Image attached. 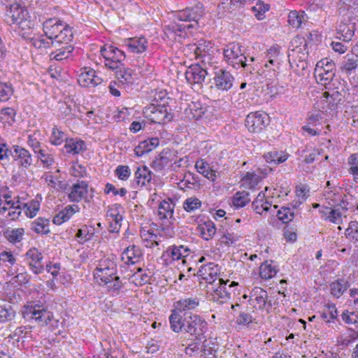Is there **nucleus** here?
Returning a JSON list of instances; mask_svg holds the SVG:
<instances>
[{
	"mask_svg": "<svg viewBox=\"0 0 358 358\" xmlns=\"http://www.w3.org/2000/svg\"><path fill=\"white\" fill-rule=\"evenodd\" d=\"M181 249H184V245H173L168 249L167 252L170 251V255L173 260H179L182 257H186V255H183Z\"/></svg>",
	"mask_w": 358,
	"mask_h": 358,
	"instance_id": "57",
	"label": "nucleus"
},
{
	"mask_svg": "<svg viewBox=\"0 0 358 358\" xmlns=\"http://www.w3.org/2000/svg\"><path fill=\"white\" fill-rule=\"evenodd\" d=\"M201 206V201L196 197L187 198L183 203V208L188 213L194 212Z\"/></svg>",
	"mask_w": 358,
	"mask_h": 358,
	"instance_id": "46",
	"label": "nucleus"
},
{
	"mask_svg": "<svg viewBox=\"0 0 358 358\" xmlns=\"http://www.w3.org/2000/svg\"><path fill=\"white\" fill-rule=\"evenodd\" d=\"M224 57L227 63L235 69H245L250 64H247V58L241 50L239 43H231L224 49Z\"/></svg>",
	"mask_w": 358,
	"mask_h": 358,
	"instance_id": "4",
	"label": "nucleus"
},
{
	"mask_svg": "<svg viewBox=\"0 0 358 358\" xmlns=\"http://www.w3.org/2000/svg\"><path fill=\"white\" fill-rule=\"evenodd\" d=\"M280 47L278 45L271 47L266 52V57L268 62L273 66V70L275 71V68L278 69L280 66V61L278 59L280 55Z\"/></svg>",
	"mask_w": 358,
	"mask_h": 358,
	"instance_id": "28",
	"label": "nucleus"
},
{
	"mask_svg": "<svg viewBox=\"0 0 358 358\" xmlns=\"http://www.w3.org/2000/svg\"><path fill=\"white\" fill-rule=\"evenodd\" d=\"M171 329L176 332H185L189 335L205 334L208 329L207 322L199 315L189 313L184 314L183 317L176 310H172L169 316Z\"/></svg>",
	"mask_w": 358,
	"mask_h": 358,
	"instance_id": "1",
	"label": "nucleus"
},
{
	"mask_svg": "<svg viewBox=\"0 0 358 358\" xmlns=\"http://www.w3.org/2000/svg\"><path fill=\"white\" fill-rule=\"evenodd\" d=\"M356 19L350 18L344 19L341 21L336 27V34L338 35L337 38L344 42H349L352 40L356 30Z\"/></svg>",
	"mask_w": 358,
	"mask_h": 358,
	"instance_id": "10",
	"label": "nucleus"
},
{
	"mask_svg": "<svg viewBox=\"0 0 358 358\" xmlns=\"http://www.w3.org/2000/svg\"><path fill=\"white\" fill-rule=\"evenodd\" d=\"M264 158L268 163H273L277 165L284 162L287 159V155L277 151H271L264 155Z\"/></svg>",
	"mask_w": 358,
	"mask_h": 358,
	"instance_id": "36",
	"label": "nucleus"
},
{
	"mask_svg": "<svg viewBox=\"0 0 358 358\" xmlns=\"http://www.w3.org/2000/svg\"><path fill=\"white\" fill-rule=\"evenodd\" d=\"M101 54L105 59V66L108 69L115 70L120 69L125 59V53L111 45H105L101 48Z\"/></svg>",
	"mask_w": 358,
	"mask_h": 358,
	"instance_id": "5",
	"label": "nucleus"
},
{
	"mask_svg": "<svg viewBox=\"0 0 358 358\" xmlns=\"http://www.w3.org/2000/svg\"><path fill=\"white\" fill-rule=\"evenodd\" d=\"M152 174L146 166L138 167L134 173L135 182L138 186H145L150 182Z\"/></svg>",
	"mask_w": 358,
	"mask_h": 358,
	"instance_id": "23",
	"label": "nucleus"
},
{
	"mask_svg": "<svg viewBox=\"0 0 358 358\" xmlns=\"http://www.w3.org/2000/svg\"><path fill=\"white\" fill-rule=\"evenodd\" d=\"M26 259L30 268L35 274L42 273L43 264L42 263L43 255L36 248H31L26 253Z\"/></svg>",
	"mask_w": 358,
	"mask_h": 358,
	"instance_id": "15",
	"label": "nucleus"
},
{
	"mask_svg": "<svg viewBox=\"0 0 358 358\" xmlns=\"http://www.w3.org/2000/svg\"><path fill=\"white\" fill-rule=\"evenodd\" d=\"M64 148L67 153L76 155L85 150V143L81 140L69 138L66 140Z\"/></svg>",
	"mask_w": 358,
	"mask_h": 358,
	"instance_id": "25",
	"label": "nucleus"
},
{
	"mask_svg": "<svg viewBox=\"0 0 358 358\" xmlns=\"http://www.w3.org/2000/svg\"><path fill=\"white\" fill-rule=\"evenodd\" d=\"M48 225V220L38 217L31 223V229L37 234H48L50 232Z\"/></svg>",
	"mask_w": 358,
	"mask_h": 358,
	"instance_id": "31",
	"label": "nucleus"
},
{
	"mask_svg": "<svg viewBox=\"0 0 358 358\" xmlns=\"http://www.w3.org/2000/svg\"><path fill=\"white\" fill-rule=\"evenodd\" d=\"M73 38V32L71 28L66 24V25L59 31L55 38L52 41V45L57 47V45L64 43L69 45L68 43Z\"/></svg>",
	"mask_w": 358,
	"mask_h": 358,
	"instance_id": "24",
	"label": "nucleus"
},
{
	"mask_svg": "<svg viewBox=\"0 0 358 358\" xmlns=\"http://www.w3.org/2000/svg\"><path fill=\"white\" fill-rule=\"evenodd\" d=\"M196 171L206 178L214 181L216 176L215 171L210 169L209 164L203 159L198 160L194 166Z\"/></svg>",
	"mask_w": 358,
	"mask_h": 358,
	"instance_id": "27",
	"label": "nucleus"
},
{
	"mask_svg": "<svg viewBox=\"0 0 358 358\" xmlns=\"http://www.w3.org/2000/svg\"><path fill=\"white\" fill-rule=\"evenodd\" d=\"M199 299L197 297L182 299L174 303L175 309L173 310H176V312L180 313L187 310H194L199 306Z\"/></svg>",
	"mask_w": 358,
	"mask_h": 358,
	"instance_id": "20",
	"label": "nucleus"
},
{
	"mask_svg": "<svg viewBox=\"0 0 358 358\" xmlns=\"http://www.w3.org/2000/svg\"><path fill=\"white\" fill-rule=\"evenodd\" d=\"M25 314L30 318L34 319L41 326L47 325L53 317L52 313L40 304L27 307Z\"/></svg>",
	"mask_w": 358,
	"mask_h": 358,
	"instance_id": "7",
	"label": "nucleus"
},
{
	"mask_svg": "<svg viewBox=\"0 0 358 358\" xmlns=\"http://www.w3.org/2000/svg\"><path fill=\"white\" fill-rule=\"evenodd\" d=\"M314 76L317 83L323 85L326 89L331 90L334 87L335 73H329L320 68V65H316L314 71Z\"/></svg>",
	"mask_w": 358,
	"mask_h": 358,
	"instance_id": "17",
	"label": "nucleus"
},
{
	"mask_svg": "<svg viewBox=\"0 0 358 358\" xmlns=\"http://www.w3.org/2000/svg\"><path fill=\"white\" fill-rule=\"evenodd\" d=\"M324 209L326 211L321 210V212L325 215L327 213L329 214L327 216L328 220L331 222L338 224L339 221L341 219V213L336 210L331 209L329 208H325Z\"/></svg>",
	"mask_w": 358,
	"mask_h": 358,
	"instance_id": "54",
	"label": "nucleus"
},
{
	"mask_svg": "<svg viewBox=\"0 0 358 358\" xmlns=\"http://www.w3.org/2000/svg\"><path fill=\"white\" fill-rule=\"evenodd\" d=\"M349 282L344 279H338L331 283V293L336 297H340L349 287Z\"/></svg>",
	"mask_w": 358,
	"mask_h": 358,
	"instance_id": "29",
	"label": "nucleus"
},
{
	"mask_svg": "<svg viewBox=\"0 0 358 358\" xmlns=\"http://www.w3.org/2000/svg\"><path fill=\"white\" fill-rule=\"evenodd\" d=\"M27 10L19 3L13 2L6 6L4 20L8 25H20L27 19Z\"/></svg>",
	"mask_w": 358,
	"mask_h": 358,
	"instance_id": "6",
	"label": "nucleus"
},
{
	"mask_svg": "<svg viewBox=\"0 0 358 358\" xmlns=\"http://www.w3.org/2000/svg\"><path fill=\"white\" fill-rule=\"evenodd\" d=\"M268 294H265L264 296L255 298L252 301H255L257 305H255V308H257L259 310H266L268 312L272 308V303L271 300L268 299Z\"/></svg>",
	"mask_w": 358,
	"mask_h": 358,
	"instance_id": "48",
	"label": "nucleus"
},
{
	"mask_svg": "<svg viewBox=\"0 0 358 358\" xmlns=\"http://www.w3.org/2000/svg\"><path fill=\"white\" fill-rule=\"evenodd\" d=\"M345 234L346 238L350 241L355 243L358 242V222H350L345 230Z\"/></svg>",
	"mask_w": 358,
	"mask_h": 358,
	"instance_id": "41",
	"label": "nucleus"
},
{
	"mask_svg": "<svg viewBox=\"0 0 358 358\" xmlns=\"http://www.w3.org/2000/svg\"><path fill=\"white\" fill-rule=\"evenodd\" d=\"M167 106L165 105H152L148 110L150 111V118L152 122L164 123L170 122L173 119V114L168 112Z\"/></svg>",
	"mask_w": 358,
	"mask_h": 358,
	"instance_id": "11",
	"label": "nucleus"
},
{
	"mask_svg": "<svg viewBox=\"0 0 358 358\" xmlns=\"http://www.w3.org/2000/svg\"><path fill=\"white\" fill-rule=\"evenodd\" d=\"M218 271V266L217 264L208 263L200 267L198 271V275L201 276L208 283L212 284L215 282L213 278L217 275Z\"/></svg>",
	"mask_w": 358,
	"mask_h": 358,
	"instance_id": "19",
	"label": "nucleus"
},
{
	"mask_svg": "<svg viewBox=\"0 0 358 358\" xmlns=\"http://www.w3.org/2000/svg\"><path fill=\"white\" fill-rule=\"evenodd\" d=\"M141 256V250L135 246L127 247L122 254V260L127 264H134L138 262Z\"/></svg>",
	"mask_w": 358,
	"mask_h": 358,
	"instance_id": "22",
	"label": "nucleus"
},
{
	"mask_svg": "<svg viewBox=\"0 0 358 358\" xmlns=\"http://www.w3.org/2000/svg\"><path fill=\"white\" fill-rule=\"evenodd\" d=\"M205 13L204 6L201 3H198L192 7H187L185 9L176 13V17L180 21L194 22L198 24V21Z\"/></svg>",
	"mask_w": 358,
	"mask_h": 358,
	"instance_id": "8",
	"label": "nucleus"
},
{
	"mask_svg": "<svg viewBox=\"0 0 358 358\" xmlns=\"http://www.w3.org/2000/svg\"><path fill=\"white\" fill-rule=\"evenodd\" d=\"M13 93V90L10 85L0 81V101H5L10 99Z\"/></svg>",
	"mask_w": 358,
	"mask_h": 358,
	"instance_id": "51",
	"label": "nucleus"
},
{
	"mask_svg": "<svg viewBox=\"0 0 358 358\" xmlns=\"http://www.w3.org/2000/svg\"><path fill=\"white\" fill-rule=\"evenodd\" d=\"M24 229L17 228L11 230H6L3 233V236L10 243H17L21 241L24 235Z\"/></svg>",
	"mask_w": 358,
	"mask_h": 358,
	"instance_id": "37",
	"label": "nucleus"
},
{
	"mask_svg": "<svg viewBox=\"0 0 358 358\" xmlns=\"http://www.w3.org/2000/svg\"><path fill=\"white\" fill-rule=\"evenodd\" d=\"M178 24L173 22L165 27L164 32L168 37L176 39V36H178Z\"/></svg>",
	"mask_w": 358,
	"mask_h": 358,
	"instance_id": "64",
	"label": "nucleus"
},
{
	"mask_svg": "<svg viewBox=\"0 0 358 358\" xmlns=\"http://www.w3.org/2000/svg\"><path fill=\"white\" fill-rule=\"evenodd\" d=\"M215 85L218 90L227 91L232 87L234 78L229 71L220 69L215 71Z\"/></svg>",
	"mask_w": 358,
	"mask_h": 358,
	"instance_id": "13",
	"label": "nucleus"
},
{
	"mask_svg": "<svg viewBox=\"0 0 358 358\" xmlns=\"http://www.w3.org/2000/svg\"><path fill=\"white\" fill-rule=\"evenodd\" d=\"M150 151L148 142L145 141H141L134 149L135 155L138 157H141Z\"/></svg>",
	"mask_w": 358,
	"mask_h": 358,
	"instance_id": "63",
	"label": "nucleus"
},
{
	"mask_svg": "<svg viewBox=\"0 0 358 358\" xmlns=\"http://www.w3.org/2000/svg\"><path fill=\"white\" fill-rule=\"evenodd\" d=\"M64 137V132L59 131L57 128L54 127L50 137V142L55 145H59L63 142Z\"/></svg>",
	"mask_w": 358,
	"mask_h": 358,
	"instance_id": "59",
	"label": "nucleus"
},
{
	"mask_svg": "<svg viewBox=\"0 0 358 358\" xmlns=\"http://www.w3.org/2000/svg\"><path fill=\"white\" fill-rule=\"evenodd\" d=\"M332 92L329 91L323 93L324 97L327 98V101L331 105V108H334L342 100V94L337 90H334L332 87Z\"/></svg>",
	"mask_w": 358,
	"mask_h": 358,
	"instance_id": "39",
	"label": "nucleus"
},
{
	"mask_svg": "<svg viewBox=\"0 0 358 358\" xmlns=\"http://www.w3.org/2000/svg\"><path fill=\"white\" fill-rule=\"evenodd\" d=\"M0 159L4 162L2 163L3 166H6L10 159H13L25 169H28L33 162L31 155L27 150L17 145L10 149L6 143L0 144Z\"/></svg>",
	"mask_w": 358,
	"mask_h": 358,
	"instance_id": "2",
	"label": "nucleus"
},
{
	"mask_svg": "<svg viewBox=\"0 0 358 358\" xmlns=\"http://www.w3.org/2000/svg\"><path fill=\"white\" fill-rule=\"evenodd\" d=\"M79 207L77 205L67 206L65 208L62 210L59 213L62 217L63 222H66L70 219V217L77 211H78Z\"/></svg>",
	"mask_w": 358,
	"mask_h": 358,
	"instance_id": "55",
	"label": "nucleus"
},
{
	"mask_svg": "<svg viewBox=\"0 0 358 358\" xmlns=\"http://www.w3.org/2000/svg\"><path fill=\"white\" fill-rule=\"evenodd\" d=\"M357 62V56L351 55V57H350L349 55H348L347 58L341 64V71L347 74H350L352 71L357 69L358 66Z\"/></svg>",
	"mask_w": 358,
	"mask_h": 358,
	"instance_id": "34",
	"label": "nucleus"
},
{
	"mask_svg": "<svg viewBox=\"0 0 358 358\" xmlns=\"http://www.w3.org/2000/svg\"><path fill=\"white\" fill-rule=\"evenodd\" d=\"M66 23L58 18H49L43 24L44 32L48 39L53 41Z\"/></svg>",
	"mask_w": 358,
	"mask_h": 358,
	"instance_id": "16",
	"label": "nucleus"
},
{
	"mask_svg": "<svg viewBox=\"0 0 358 358\" xmlns=\"http://www.w3.org/2000/svg\"><path fill=\"white\" fill-rule=\"evenodd\" d=\"M115 175L120 180H127L130 175L131 171L128 166L120 165L115 169Z\"/></svg>",
	"mask_w": 358,
	"mask_h": 358,
	"instance_id": "56",
	"label": "nucleus"
},
{
	"mask_svg": "<svg viewBox=\"0 0 358 358\" xmlns=\"http://www.w3.org/2000/svg\"><path fill=\"white\" fill-rule=\"evenodd\" d=\"M107 217H110L112 219V221L110 223V231L118 232L121 223L120 222L122 220V216L118 213H113V212L108 211Z\"/></svg>",
	"mask_w": 358,
	"mask_h": 358,
	"instance_id": "47",
	"label": "nucleus"
},
{
	"mask_svg": "<svg viewBox=\"0 0 358 358\" xmlns=\"http://www.w3.org/2000/svg\"><path fill=\"white\" fill-rule=\"evenodd\" d=\"M14 317V312L10 306H0V322L10 320Z\"/></svg>",
	"mask_w": 358,
	"mask_h": 358,
	"instance_id": "60",
	"label": "nucleus"
},
{
	"mask_svg": "<svg viewBox=\"0 0 358 358\" xmlns=\"http://www.w3.org/2000/svg\"><path fill=\"white\" fill-rule=\"evenodd\" d=\"M116 273V270H109L107 268H96V275L100 278L103 282H112V278Z\"/></svg>",
	"mask_w": 358,
	"mask_h": 358,
	"instance_id": "49",
	"label": "nucleus"
},
{
	"mask_svg": "<svg viewBox=\"0 0 358 358\" xmlns=\"http://www.w3.org/2000/svg\"><path fill=\"white\" fill-rule=\"evenodd\" d=\"M116 71V77L122 83H131L133 71L130 69H122L121 67Z\"/></svg>",
	"mask_w": 358,
	"mask_h": 358,
	"instance_id": "44",
	"label": "nucleus"
},
{
	"mask_svg": "<svg viewBox=\"0 0 358 358\" xmlns=\"http://www.w3.org/2000/svg\"><path fill=\"white\" fill-rule=\"evenodd\" d=\"M307 45L306 39L303 37L296 36L292 40L288 50L289 62L292 67L294 64L300 66L303 70L307 67Z\"/></svg>",
	"mask_w": 358,
	"mask_h": 358,
	"instance_id": "3",
	"label": "nucleus"
},
{
	"mask_svg": "<svg viewBox=\"0 0 358 358\" xmlns=\"http://www.w3.org/2000/svg\"><path fill=\"white\" fill-rule=\"evenodd\" d=\"M277 273V270L268 264L267 262L262 264L259 267V275L263 279H270L273 278Z\"/></svg>",
	"mask_w": 358,
	"mask_h": 358,
	"instance_id": "43",
	"label": "nucleus"
},
{
	"mask_svg": "<svg viewBox=\"0 0 358 358\" xmlns=\"http://www.w3.org/2000/svg\"><path fill=\"white\" fill-rule=\"evenodd\" d=\"M269 123V117L265 113H251L245 119V127L250 132H259Z\"/></svg>",
	"mask_w": 358,
	"mask_h": 358,
	"instance_id": "9",
	"label": "nucleus"
},
{
	"mask_svg": "<svg viewBox=\"0 0 358 358\" xmlns=\"http://www.w3.org/2000/svg\"><path fill=\"white\" fill-rule=\"evenodd\" d=\"M200 233L203 238L208 241L214 236L216 233V227L212 221L205 222L200 227Z\"/></svg>",
	"mask_w": 358,
	"mask_h": 358,
	"instance_id": "33",
	"label": "nucleus"
},
{
	"mask_svg": "<svg viewBox=\"0 0 358 358\" xmlns=\"http://www.w3.org/2000/svg\"><path fill=\"white\" fill-rule=\"evenodd\" d=\"M158 215L160 219L172 218L173 215V206L169 201L163 200L159 205Z\"/></svg>",
	"mask_w": 358,
	"mask_h": 358,
	"instance_id": "32",
	"label": "nucleus"
},
{
	"mask_svg": "<svg viewBox=\"0 0 358 358\" xmlns=\"http://www.w3.org/2000/svg\"><path fill=\"white\" fill-rule=\"evenodd\" d=\"M73 50V48L71 45H64L61 48L57 49L55 52L50 53V58L51 60L62 61L67 59Z\"/></svg>",
	"mask_w": 358,
	"mask_h": 358,
	"instance_id": "35",
	"label": "nucleus"
},
{
	"mask_svg": "<svg viewBox=\"0 0 358 358\" xmlns=\"http://www.w3.org/2000/svg\"><path fill=\"white\" fill-rule=\"evenodd\" d=\"M88 185L85 181H78L71 187V190L69 194V198L71 201L78 202L85 199L87 194Z\"/></svg>",
	"mask_w": 358,
	"mask_h": 358,
	"instance_id": "18",
	"label": "nucleus"
},
{
	"mask_svg": "<svg viewBox=\"0 0 358 358\" xmlns=\"http://www.w3.org/2000/svg\"><path fill=\"white\" fill-rule=\"evenodd\" d=\"M194 52L195 57L199 59L200 57L208 53H213L215 48L210 41H200L198 45H194Z\"/></svg>",
	"mask_w": 358,
	"mask_h": 358,
	"instance_id": "26",
	"label": "nucleus"
},
{
	"mask_svg": "<svg viewBox=\"0 0 358 358\" xmlns=\"http://www.w3.org/2000/svg\"><path fill=\"white\" fill-rule=\"evenodd\" d=\"M169 162V159L168 157L164 156V153L162 152L152 162L151 166L155 171H161L166 166L168 165Z\"/></svg>",
	"mask_w": 358,
	"mask_h": 358,
	"instance_id": "50",
	"label": "nucleus"
},
{
	"mask_svg": "<svg viewBox=\"0 0 358 358\" xmlns=\"http://www.w3.org/2000/svg\"><path fill=\"white\" fill-rule=\"evenodd\" d=\"M304 17L305 13L303 11L300 13L296 10H292L288 15V22L293 27L299 28L302 22L306 20Z\"/></svg>",
	"mask_w": 358,
	"mask_h": 358,
	"instance_id": "38",
	"label": "nucleus"
},
{
	"mask_svg": "<svg viewBox=\"0 0 358 358\" xmlns=\"http://www.w3.org/2000/svg\"><path fill=\"white\" fill-rule=\"evenodd\" d=\"M252 0H224L222 2L223 8L227 9L229 12L239 8L250 3Z\"/></svg>",
	"mask_w": 358,
	"mask_h": 358,
	"instance_id": "42",
	"label": "nucleus"
},
{
	"mask_svg": "<svg viewBox=\"0 0 358 358\" xmlns=\"http://www.w3.org/2000/svg\"><path fill=\"white\" fill-rule=\"evenodd\" d=\"M316 65H320V68L327 71V72L336 73V65L332 60H329L327 58L322 59L319 61Z\"/></svg>",
	"mask_w": 358,
	"mask_h": 358,
	"instance_id": "58",
	"label": "nucleus"
},
{
	"mask_svg": "<svg viewBox=\"0 0 358 358\" xmlns=\"http://www.w3.org/2000/svg\"><path fill=\"white\" fill-rule=\"evenodd\" d=\"M277 215L283 223H288L294 217V213L289 207H282L278 211Z\"/></svg>",
	"mask_w": 358,
	"mask_h": 358,
	"instance_id": "45",
	"label": "nucleus"
},
{
	"mask_svg": "<svg viewBox=\"0 0 358 358\" xmlns=\"http://www.w3.org/2000/svg\"><path fill=\"white\" fill-rule=\"evenodd\" d=\"M23 208H26L25 213L30 218L36 216L40 208V203L38 201L32 200L29 204L23 203Z\"/></svg>",
	"mask_w": 358,
	"mask_h": 358,
	"instance_id": "52",
	"label": "nucleus"
},
{
	"mask_svg": "<svg viewBox=\"0 0 358 358\" xmlns=\"http://www.w3.org/2000/svg\"><path fill=\"white\" fill-rule=\"evenodd\" d=\"M126 45L134 53H141L148 48V41L144 37L130 38L126 41Z\"/></svg>",
	"mask_w": 358,
	"mask_h": 358,
	"instance_id": "21",
	"label": "nucleus"
},
{
	"mask_svg": "<svg viewBox=\"0 0 358 358\" xmlns=\"http://www.w3.org/2000/svg\"><path fill=\"white\" fill-rule=\"evenodd\" d=\"M243 180L245 182L249 183L251 188H254L259 183L260 178L255 173L247 172Z\"/></svg>",
	"mask_w": 358,
	"mask_h": 358,
	"instance_id": "61",
	"label": "nucleus"
},
{
	"mask_svg": "<svg viewBox=\"0 0 358 358\" xmlns=\"http://www.w3.org/2000/svg\"><path fill=\"white\" fill-rule=\"evenodd\" d=\"M96 72L90 68H84L78 74V82L83 87H95L102 82V79L96 76Z\"/></svg>",
	"mask_w": 358,
	"mask_h": 358,
	"instance_id": "12",
	"label": "nucleus"
},
{
	"mask_svg": "<svg viewBox=\"0 0 358 358\" xmlns=\"http://www.w3.org/2000/svg\"><path fill=\"white\" fill-rule=\"evenodd\" d=\"M250 201L249 193L245 191L236 192L233 197V204L236 208L245 206Z\"/></svg>",
	"mask_w": 358,
	"mask_h": 358,
	"instance_id": "40",
	"label": "nucleus"
},
{
	"mask_svg": "<svg viewBox=\"0 0 358 358\" xmlns=\"http://www.w3.org/2000/svg\"><path fill=\"white\" fill-rule=\"evenodd\" d=\"M230 295L224 286L218 287L211 294L212 300L220 304L226 303L230 299Z\"/></svg>",
	"mask_w": 358,
	"mask_h": 358,
	"instance_id": "30",
	"label": "nucleus"
},
{
	"mask_svg": "<svg viewBox=\"0 0 358 358\" xmlns=\"http://www.w3.org/2000/svg\"><path fill=\"white\" fill-rule=\"evenodd\" d=\"M207 75V69L200 64H192L185 72V78L191 84H201Z\"/></svg>",
	"mask_w": 358,
	"mask_h": 358,
	"instance_id": "14",
	"label": "nucleus"
},
{
	"mask_svg": "<svg viewBox=\"0 0 358 358\" xmlns=\"http://www.w3.org/2000/svg\"><path fill=\"white\" fill-rule=\"evenodd\" d=\"M269 9L268 4H265L261 1H258L255 6L252 7V10L255 13V16L259 19L263 18L264 13Z\"/></svg>",
	"mask_w": 358,
	"mask_h": 358,
	"instance_id": "53",
	"label": "nucleus"
},
{
	"mask_svg": "<svg viewBox=\"0 0 358 358\" xmlns=\"http://www.w3.org/2000/svg\"><path fill=\"white\" fill-rule=\"evenodd\" d=\"M51 42L52 40L48 38L45 39L43 38H37L32 39V45L38 49L49 48L50 45H52Z\"/></svg>",
	"mask_w": 358,
	"mask_h": 358,
	"instance_id": "62",
	"label": "nucleus"
}]
</instances>
